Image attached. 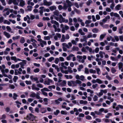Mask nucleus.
<instances>
[{
    "instance_id": "1",
    "label": "nucleus",
    "mask_w": 123,
    "mask_h": 123,
    "mask_svg": "<svg viewBox=\"0 0 123 123\" xmlns=\"http://www.w3.org/2000/svg\"><path fill=\"white\" fill-rule=\"evenodd\" d=\"M51 23L53 24H54L53 25V27L55 29V32H57L56 30H57L58 28L57 27L59 26V24L56 21L54 20H51L50 21Z\"/></svg>"
},
{
    "instance_id": "2",
    "label": "nucleus",
    "mask_w": 123,
    "mask_h": 123,
    "mask_svg": "<svg viewBox=\"0 0 123 123\" xmlns=\"http://www.w3.org/2000/svg\"><path fill=\"white\" fill-rule=\"evenodd\" d=\"M30 97L31 98H34L36 97L38 99H42V98H41L40 96V94L38 92L36 94L34 92H32L30 95Z\"/></svg>"
},
{
    "instance_id": "3",
    "label": "nucleus",
    "mask_w": 123,
    "mask_h": 123,
    "mask_svg": "<svg viewBox=\"0 0 123 123\" xmlns=\"http://www.w3.org/2000/svg\"><path fill=\"white\" fill-rule=\"evenodd\" d=\"M66 3L67 4V8L68 7V11L70 12L71 11V7L72 5V3L69 0H66Z\"/></svg>"
},
{
    "instance_id": "4",
    "label": "nucleus",
    "mask_w": 123,
    "mask_h": 123,
    "mask_svg": "<svg viewBox=\"0 0 123 123\" xmlns=\"http://www.w3.org/2000/svg\"><path fill=\"white\" fill-rule=\"evenodd\" d=\"M64 18H63L62 16L60 14L59 15V18L56 16L54 17V19L57 21H59L60 23H61L63 22Z\"/></svg>"
},
{
    "instance_id": "5",
    "label": "nucleus",
    "mask_w": 123,
    "mask_h": 123,
    "mask_svg": "<svg viewBox=\"0 0 123 123\" xmlns=\"http://www.w3.org/2000/svg\"><path fill=\"white\" fill-rule=\"evenodd\" d=\"M37 41L40 42V44L42 47H43L44 45L47 44L46 42L42 40V39H38Z\"/></svg>"
},
{
    "instance_id": "6",
    "label": "nucleus",
    "mask_w": 123,
    "mask_h": 123,
    "mask_svg": "<svg viewBox=\"0 0 123 123\" xmlns=\"http://www.w3.org/2000/svg\"><path fill=\"white\" fill-rule=\"evenodd\" d=\"M58 8L59 10H61L62 9L66 10L67 9V6L66 4H64L63 7L61 5H59L58 7Z\"/></svg>"
},
{
    "instance_id": "7",
    "label": "nucleus",
    "mask_w": 123,
    "mask_h": 123,
    "mask_svg": "<svg viewBox=\"0 0 123 123\" xmlns=\"http://www.w3.org/2000/svg\"><path fill=\"white\" fill-rule=\"evenodd\" d=\"M52 82V80L49 79H45L44 82V84L45 85H50V83Z\"/></svg>"
},
{
    "instance_id": "8",
    "label": "nucleus",
    "mask_w": 123,
    "mask_h": 123,
    "mask_svg": "<svg viewBox=\"0 0 123 123\" xmlns=\"http://www.w3.org/2000/svg\"><path fill=\"white\" fill-rule=\"evenodd\" d=\"M17 1L19 2V6L22 7H23L25 5V2L23 0H17Z\"/></svg>"
},
{
    "instance_id": "9",
    "label": "nucleus",
    "mask_w": 123,
    "mask_h": 123,
    "mask_svg": "<svg viewBox=\"0 0 123 123\" xmlns=\"http://www.w3.org/2000/svg\"><path fill=\"white\" fill-rule=\"evenodd\" d=\"M43 4L44 5L49 6L52 4V3L50 2H48L46 0H44Z\"/></svg>"
},
{
    "instance_id": "10",
    "label": "nucleus",
    "mask_w": 123,
    "mask_h": 123,
    "mask_svg": "<svg viewBox=\"0 0 123 123\" xmlns=\"http://www.w3.org/2000/svg\"><path fill=\"white\" fill-rule=\"evenodd\" d=\"M79 40L78 38L76 37L75 40H72L71 41V42L73 45H76L77 42L79 41Z\"/></svg>"
},
{
    "instance_id": "11",
    "label": "nucleus",
    "mask_w": 123,
    "mask_h": 123,
    "mask_svg": "<svg viewBox=\"0 0 123 123\" xmlns=\"http://www.w3.org/2000/svg\"><path fill=\"white\" fill-rule=\"evenodd\" d=\"M110 14L111 17L115 16L116 17H119L120 16L119 14L116 13L111 12L110 13Z\"/></svg>"
},
{
    "instance_id": "12",
    "label": "nucleus",
    "mask_w": 123,
    "mask_h": 123,
    "mask_svg": "<svg viewBox=\"0 0 123 123\" xmlns=\"http://www.w3.org/2000/svg\"><path fill=\"white\" fill-rule=\"evenodd\" d=\"M4 35L7 38H9L11 36L10 34L8 33L5 31L3 32Z\"/></svg>"
},
{
    "instance_id": "13",
    "label": "nucleus",
    "mask_w": 123,
    "mask_h": 123,
    "mask_svg": "<svg viewBox=\"0 0 123 123\" xmlns=\"http://www.w3.org/2000/svg\"><path fill=\"white\" fill-rule=\"evenodd\" d=\"M61 34L59 33H56V35L54 36V38L55 40H57L58 38H60L61 37Z\"/></svg>"
},
{
    "instance_id": "14",
    "label": "nucleus",
    "mask_w": 123,
    "mask_h": 123,
    "mask_svg": "<svg viewBox=\"0 0 123 123\" xmlns=\"http://www.w3.org/2000/svg\"><path fill=\"white\" fill-rule=\"evenodd\" d=\"M62 98H59L55 100V103L57 105H58L60 103V102H62Z\"/></svg>"
},
{
    "instance_id": "15",
    "label": "nucleus",
    "mask_w": 123,
    "mask_h": 123,
    "mask_svg": "<svg viewBox=\"0 0 123 123\" xmlns=\"http://www.w3.org/2000/svg\"><path fill=\"white\" fill-rule=\"evenodd\" d=\"M32 89L33 90H35L37 91H38L40 89L39 87H37L35 86V85L34 84H32Z\"/></svg>"
},
{
    "instance_id": "16",
    "label": "nucleus",
    "mask_w": 123,
    "mask_h": 123,
    "mask_svg": "<svg viewBox=\"0 0 123 123\" xmlns=\"http://www.w3.org/2000/svg\"><path fill=\"white\" fill-rule=\"evenodd\" d=\"M110 16L109 15H108L103 19L102 21L103 23H105L108 20L110 19Z\"/></svg>"
},
{
    "instance_id": "17",
    "label": "nucleus",
    "mask_w": 123,
    "mask_h": 123,
    "mask_svg": "<svg viewBox=\"0 0 123 123\" xmlns=\"http://www.w3.org/2000/svg\"><path fill=\"white\" fill-rule=\"evenodd\" d=\"M31 117H34V116L31 114H30L27 116L26 117V119L27 120H30L31 119Z\"/></svg>"
},
{
    "instance_id": "18",
    "label": "nucleus",
    "mask_w": 123,
    "mask_h": 123,
    "mask_svg": "<svg viewBox=\"0 0 123 123\" xmlns=\"http://www.w3.org/2000/svg\"><path fill=\"white\" fill-rule=\"evenodd\" d=\"M19 65L18 64H17L16 65L13 64L11 65V68L12 69H14L15 68H18L19 67Z\"/></svg>"
},
{
    "instance_id": "19",
    "label": "nucleus",
    "mask_w": 123,
    "mask_h": 123,
    "mask_svg": "<svg viewBox=\"0 0 123 123\" xmlns=\"http://www.w3.org/2000/svg\"><path fill=\"white\" fill-rule=\"evenodd\" d=\"M66 39L65 35L64 34H62V35L61 38V42H64L65 41Z\"/></svg>"
},
{
    "instance_id": "20",
    "label": "nucleus",
    "mask_w": 123,
    "mask_h": 123,
    "mask_svg": "<svg viewBox=\"0 0 123 123\" xmlns=\"http://www.w3.org/2000/svg\"><path fill=\"white\" fill-rule=\"evenodd\" d=\"M118 68L119 70H120L123 67V63L122 62H119L118 63Z\"/></svg>"
},
{
    "instance_id": "21",
    "label": "nucleus",
    "mask_w": 123,
    "mask_h": 123,
    "mask_svg": "<svg viewBox=\"0 0 123 123\" xmlns=\"http://www.w3.org/2000/svg\"><path fill=\"white\" fill-rule=\"evenodd\" d=\"M87 91L88 92L90 93V96H92V94L94 93V91L93 90H91L89 89H87Z\"/></svg>"
},
{
    "instance_id": "22",
    "label": "nucleus",
    "mask_w": 123,
    "mask_h": 123,
    "mask_svg": "<svg viewBox=\"0 0 123 123\" xmlns=\"http://www.w3.org/2000/svg\"><path fill=\"white\" fill-rule=\"evenodd\" d=\"M49 8L51 11H52L56 10V7L55 6H53L49 7Z\"/></svg>"
},
{
    "instance_id": "23",
    "label": "nucleus",
    "mask_w": 123,
    "mask_h": 123,
    "mask_svg": "<svg viewBox=\"0 0 123 123\" xmlns=\"http://www.w3.org/2000/svg\"><path fill=\"white\" fill-rule=\"evenodd\" d=\"M44 8V7L43 6H41L40 7L39 9L40 10L39 11V12L41 15H42L43 13V9Z\"/></svg>"
},
{
    "instance_id": "24",
    "label": "nucleus",
    "mask_w": 123,
    "mask_h": 123,
    "mask_svg": "<svg viewBox=\"0 0 123 123\" xmlns=\"http://www.w3.org/2000/svg\"><path fill=\"white\" fill-rule=\"evenodd\" d=\"M74 83L75 82L74 81L71 80L68 81V84L69 86H71L72 85V84H74Z\"/></svg>"
},
{
    "instance_id": "25",
    "label": "nucleus",
    "mask_w": 123,
    "mask_h": 123,
    "mask_svg": "<svg viewBox=\"0 0 123 123\" xmlns=\"http://www.w3.org/2000/svg\"><path fill=\"white\" fill-rule=\"evenodd\" d=\"M74 56V55L73 54H70L68 56L66 57V59L68 60H69L71 59V58Z\"/></svg>"
},
{
    "instance_id": "26",
    "label": "nucleus",
    "mask_w": 123,
    "mask_h": 123,
    "mask_svg": "<svg viewBox=\"0 0 123 123\" xmlns=\"http://www.w3.org/2000/svg\"><path fill=\"white\" fill-rule=\"evenodd\" d=\"M65 77L66 79H71L73 78V76L72 75H65Z\"/></svg>"
},
{
    "instance_id": "27",
    "label": "nucleus",
    "mask_w": 123,
    "mask_h": 123,
    "mask_svg": "<svg viewBox=\"0 0 123 123\" xmlns=\"http://www.w3.org/2000/svg\"><path fill=\"white\" fill-rule=\"evenodd\" d=\"M87 103V102L86 100H80V104H86Z\"/></svg>"
},
{
    "instance_id": "28",
    "label": "nucleus",
    "mask_w": 123,
    "mask_h": 123,
    "mask_svg": "<svg viewBox=\"0 0 123 123\" xmlns=\"http://www.w3.org/2000/svg\"><path fill=\"white\" fill-rule=\"evenodd\" d=\"M83 68V66L82 65H79L78 67L77 68L78 70V71H81V69Z\"/></svg>"
},
{
    "instance_id": "29",
    "label": "nucleus",
    "mask_w": 123,
    "mask_h": 123,
    "mask_svg": "<svg viewBox=\"0 0 123 123\" xmlns=\"http://www.w3.org/2000/svg\"><path fill=\"white\" fill-rule=\"evenodd\" d=\"M106 35V34H101L100 36V40H102L104 38V37Z\"/></svg>"
},
{
    "instance_id": "30",
    "label": "nucleus",
    "mask_w": 123,
    "mask_h": 123,
    "mask_svg": "<svg viewBox=\"0 0 123 123\" xmlns=\"http://www.w3.org/2000/svg\"><path fill=\"white\" fill-rule=\"evenodd\" d=\"M99 54L100 57L102 58L104 57L103 54L104 55L105 54V53L101 51H100L99 52Z\"/></svg>"
},
{
    "instance_id": "31",
    "label": "nucleus",
    "mask_w": 123,
    "mask_h": 123,
    "mask_svg": "<svg viewBox=\"0 0 123 123\" xmlns=\"http://www.w3.org/2000/svg\"><path fill=\"white\" fill-rule=\"evenodd\" d=\"M62 45L63 47H66L68 49H69V47L68 46V44L65 43H63L62 44Z\"/></svg>"
},
{
    "instance_id": "32",
    "label": "nucleus",
    "mask_w": 123,
    "mask_h": 123,
    "mask_svg": "<svg viewBox=\"0 0 123 123\" xmlns=\"http://www.w3.org/2000/svg\"><path fill=\"white\" fill-rule=\"evenodd\" d=\"M98 31V30L96 28H94L92 30V32L94 33H97Z\"/></svg>"
},
{
    "instance_id": "33",
    "label": "nucleus",
    "mask_w": 123,
    "mask_h": 123,
    "mask_svg": "<svg viewBox=\"0 0 123 123\" xmlns=\"http://www.w3.org/2000/svg\"><path fill=\"white\" fill-rule=\"evenodd\" d=\"M54 15L56 16H59V12L58 10L55 11L53 12Z\"/></svg>"
},
{
    "instance_id": "34",
    "label": "nucleus",
    "mask_w": 123,
    "mask_h": 123,
    "mask_svg": "<svg viewBox=\"0 0 123 123\" xmlns=\"http://www.w3.org/2000/svg\"><path fill=\"white\" fill-rule=\"evenodd\" d=\"M96 81H97V83L99 84H100L103 83V81L99 79L98 78L97 79Z\"/></svg>"
},
{
    "instance_id": "35",
    "label": "nucleus",
    "mask_w": 123,
    "mask_h": 123,
    "mask_svg": "<svg viewBox=\"0 0 123 123\" xmlns=\"http://www.w3.org/2000/svg\"><path fill=\"white\" fill-rule=\"evenodd\" d=\"M20 37V36H17L15 37H13L12 39L14 40H17L19 39Z\"/></svg>"
},
{
    "instance_id": "36",
    "label": "nucleus",
    "mask_w": 123,
    "mask_h": 123,
    "mask_svg": "<svg viewBox=\"0 0 123 123\" xmlns=\"http://www.w3.org/2000/svg\"><path fill=\"white\" fill-rule=\"evenodd\" d=\"M25 40L24 37H22L20 39V42L21 43H25Z\"/></svg>"
},
{
    "instance_id": "37",
    "label": "nucleus",
    "mask_w": 123,
    "mask_h": 123,
    "mask_svg": "<svg viewBox=\"0 0 123 123\" xmlns=\"http://www.w3.org/2000/svg\"><path fill=\"white\" fill-rule=\"evenodd\" d=\"M66 84V81L65 80H63L60 84V85L62 86H65Z\"/></svg>"
},
{
    "instance_id": "38",
    "label": "nucleus",
    "mask_w": 123,
    "mask_h": 123,
    "mask_svg": "<svg viewBox=\"0 0 123 123\" xmlns=\"http://www.w3.org/2000/svg\"><path fill=\"white\" fill-rule=\"evenodd\" d=\"M22 61L24 62H20L19 64L20 65L22 66H24L25 64H26V61L25 60H22Z\"/></svg>"
},
{
    "instance_id": "39",
    "label": "nucleus",
    "mask_w": 123,
    "mask_h": 123,
    "mask_svg": "<svg viewBox=\"0 0 123 123\" xmlns=\"http://www.w3.org/2000/svg\"><path fill=\"white\" fill-rule=\"evenodd\" d=\"M14 4L16 5H18V2L17 0H13V2Z\"/></svg>"
},
{
    "instance_id": "40",
    "label": "nucleus",
    "mask_w": 123,
    "mask_h": 123,
    "mask_svg": "<svg viewBox=\"0 0 123 123\" xmlns=\"http://www.w3.org/2000/svg\"><path fill=\"white\" fill-rule=\"evenodd\" d=\"M98 96L96 95H95L93 98V100L94 101L96 102L98 100Z\"/></svg>"
},
{
    "instance_id": "41",
    "label": "nucleus",
    "mask_w": 123,
    "mask_h": 123,
    "mask_svg": "<svg viewBox=\"0 0 123 123\" xmlns=\"http://www.w3.org/2000/svg\"><path fill=\"white\" fill-rule=\"evenodd\" d=\"M6 28L8 31L9 32H10L11 33H13V32L12 31H11L12 30V29L9 26H7L6 27Z\"/></svg>"
},
{
    "instance_id": "42",
    "label": "nucleus",
    "mask_w": 123,
    "mask_h": 123,
    "mask_svg": "<svg viewBox=\"0 0 123 123\" xmlns=\"http://www.w3.org/2000/svg\"><path fill=\"white\" fill-rule=\"evenodd\" d=\"M3 23L4 24H6L8 25H9L10 24V21H8L7 20H5L3 21Z\"/></svg>"
},
{
    "instance_id": "43",
    "label": "nucleus",
    "mask_w": 123,
    "mask_h": 123,
    "mask_svg": "<svg viewBox=\"0 0 123 123\" xmlns=\"http://www.w3.org/2000/svg\"><path fill=\"white\" fill-rule=\"evenodd\" d=\"M112 116V114L111 113H109L106 115H105V117L106 118H108L110 116Z\"/></svg>"
},
{
    "instance_id": "44",
    "label": "nucleus",
    "mask_w": 123,
    "mask_h": 123,
    "mask_svg": "<svg viewBox=\"0 0 123 123\" xmlns=\"http://www.w3.org/2000/svg\"><path fill=\"white\" fill-rule=\"evenodd\" d=\"M41 91H49V90L47 88L44 87L43 89H41Z\"/></svg>"
},
{
    "instance_id": "45",
    "label": "nucleus",
    "mask_w": 123,
    "mask_h": 123,
    "mask_svg": "<svg viewBox=\"0 0 123 123\" xmlns=\"http://www.w3.org/2000/svg\"><path fill=\"white\" fill-rule=\"evenodd\" d=\"M121 6L120 5L118 4L116 6L115 8L117 10H119L120 9V8Z\"/></svg>"
},
{
    "instance_id": "46",
    "label": "nucleus",
    "mask_w": 123,
    "mask_h": 123,
    "mask_svg": "<svg viewBox=\"0 0 123 123\" xmlns=\"http://www.w3.org/2000/svg\"><path fill=\"white\" fill-rule=\"evenodd\" d=\"M16 57L14 56H12L11 57V59L13 60L15 62H16Z\"/></svg>"
},
{
    "instance_id": "47",
    "label": "nucleus",
    "mask_w": 123,
    "mask_h": 123,
    "mask_svg": "<svg viewBox=\"0 0 123 123\" xmlns=\"http://www.w3.org/2000/svg\"><path fill=\"white\" fill-rule=\"evenodd\" d=\"M33 99L32 98H28L27 101H28V103H31L33 101Z\"/></svg>"
},
{
    "instance_id": "48",
    "label": "nucleus",
    "mask_w": 123,
    "mask_h": 123,
    "mask_svg": "<svg viewBox=\"0 0 123 123\" xmlns=\"http://www.w3.org/2000/svg\"><path fill=\"white\" fill-rule=\"evenodd\" d=\"M59 61V60L58 58H56L55 59V60L54 61L55 63L56 64H58V62Z\"/></svg>"
},
{
    "instance_id": "49",
    "label": "nucleus",
    "mask_w": 123,
    "mask_h": 123,
    "mask_svg": "<svg viewBox=\"0 0 123 123\" xmlns=\"http://www.w3.org/2000/svg\"><path fill=\"white\" fill-rule=\"evenodd\" d=\"M89 72L91 73L95 74L96 73V71L92 69H91L89 70Z\"/></svg>"
},
{
    "instance_id": "50",
    "label": "nucleus",
    "mask_w": 123,
    "mask_h": 123,
    "mask_svg": "<svg viewBox=\"0 0 123 123\" xmlns=\"http://www.w3.org/2000/svg\"><path fill=\"white\" fill-rule=\"evenodd\" d=\"M85 70L84 72L85 74H88L89 73V70L88 68H85Z\"/></svg>"
},
{
    "instance_id": "51",
    "label": "nucleus",
    "mask_w": 123,
    "mask_h": 123,
    "mask_svg": "<svg viewBox=\"0 0 123 123\" xmlns=\"http://www.w3.org/2000/svg\"><path fill=\"white\" fill-rule=\"evenodd\" d=\"M41 111H42V113H44L46 112V110L44 108H42L41 109Z\"/></svg>"
},
{
    "instance_id": "52",
    "label": "nucleus",
    "mask_w": 123,
    "mask_h": 123,
    "mask_svg": "<svg viewBox=\"0 0 123 123\" xmlns=\"http://www.w3.org/2000/svg\"><path fill=\"white\" fill-rule=\"evenodd\" d=\"M40 71V69L38 68L34 69L33 70V72L35 73L39 72Z\"/></svg>"
},
{
    "instance_id": "53",
    "label": "nucleus",
    "mask_w": 123,
    "mask_h": 123,
    "mask_svg": "<svg viewBox=\"0 0 123 123\" xmlns=\"http://www.w3.org/2000/svg\"><path fill=\"white\" fill-rule=\"evenodd\" d=\"M18 95L15 93H14L13 94V98L14 100H15L17 99V98L18 97Z\"/></svg>"
},
{
    "instance_id": "54",
    "label": "nucleus",
    "mask_w": 123,
    "mask_h": 123,
    "mask_svg": "<svg viewBox=\"0 0 123 123\" xmlns=\"http://www.w3.org/2000/svg\"><path fill=\"white\" fill-rule=\"evenodd\" d=\"M72 50H73L78 51L79 48L77 47L73 46L72 48Z\"/></svg>"
},
{
    "instance_id": "55",
    "label": "nucleus",
    "mask_w": 123,
    "mask_h": 123,
    "mask_svg": "<svg viewBox=\"0 0 123 123\" xmlns=\"http://www.w3.org/2000/svg\"><path fill=\"white\" fill-rule=\"evenodd\" d=\"M32 7L30 6H27V10L28 11H31V10Z\"/></svg>"
},
{
    "instance_id": "56",
    "label": "nucleus",
    "mask_w": 123,
    "mask_h": 123,
    "mask_svg": "<svg viewBox=\"0 0 123 123\" xmlns=\"http://www.w3.org/2000/svg\"><path fill=\"white\" fill-rule=\"evenodd\" d=\"M115 6V4L114 3V2L111 3L110 5V7L111 9H113L114 7Z\"/></svg>"
},
{
    "instance_id": "57",
    "label": "nucleus",
    "mask_w": 123,
    "mask_h": 123,
    "mask_svg": "<svg viewBox=\"0 0 123 123\" xmlns=\"http://www.w3.org/2000/svg\"><path fill=\"white\" fill-rule=\"evenodd\" d=\"M61 113L62 114L64 115H66L67 114V112L66 111H62Z\"/></svg>"
},
{
    "instance_id": "58",
    "label": "nucleus",
    "mask_w": 123,
    "mask_h": 123,
    "mask_svg": "<svg viewBox=\"0 0 123 123\" xmlns=\"http://www.w3.org/2000/svg\"><path fill=\"white\" fill-rule=\"evenodd\" d=\"M76 82L77 84H79L80 86H81L80 84L82 83L81 81L78 80H76Z\"/></svg>"
},
{
    "instance_id": "59",
    "label": "nucleus",
    "mask_w": 123,
    "mask_h": 123,
    "mask_svg": "<svg viewBox=\"0 0 123 123\" xmlns=\"http://www.w3.org/2000/svg\"><path fill=\"white\" fill-rule=\"evenodd\" d=\"M68 71L70 73H72L73 72V71L72 70V68L70 67H68Z\"/></svg>"
},
{
    "instance_id": "60",
    "label": "nucleus",
    "mask_w": 123,
    "mask_h": 123,
    "mask_svg": "<svg viewBox=\"0 0 123 123\" xmlns=\"http://www.w3.org/2000/svg\"><path fill=\"white\" fill-rule=\"evenodd\" d=\"M18 77L16 76H14L13 78V80L14 82H15L18 79Z\"/></svg>"
},
{
    "instance_id": "61",
    "label": "nucleus",
    "mask_w": 123,
    "mask_h": 123,
    "mask_svg": "<svg viewBox=\"0 0 123 123\" xmlns=\"http://www.w3.org/2000/svg\"><path fill=\"white\" fill-rule=\"evenodd\" d=\"M41 92H42V94L45 96L47 97L48 96V94L47 92H46L44 91H41Z\"/></svg>"
},
{
    "instance_id": "62",
    "label": "nucleus",
    "mask_w": 123,
    "mask_h": 123,
    "mask_svg": "<svg viewBox=\"0 0 123 123\" xmlns=\"http://www.w3.org/2000/svg\"><path fill=\"white\" fill-rule=\"evenodd\" d=\"M86 118L88 120H90L92 119V117L90 116L87 115L86 116Z\"/></svg>"
},
{
    "instance_id": "63",
    "label": "nucleus",
    "mask_w": 123,
    "mask_h": 123,
    "mask_svg": "<svg viewBox=\"0 0 123 123\" xmlns=\"http://www.w3.org/2000/svg\"><path fill=\"white\" fill-rule=\"evenodd\" d=\"M111 72L113 73H114L116 72V69L114 68H112L111 69Z\"/></svg>"
},
{
    "instance_id": "64",
    "label": "nucleus",
    "mask_w": 123,
    "mask_h": 123,
    "mask_svg": "<svg viewBox=\"0 0 123 123\" xmlns=\"http://www.w3.org/2000/svg\"><path fill=\"white\" fill-rule=\"evenodd\" d=\"M37 86L38 87H39L40 88H42L43 87V85L42 84L40 83L37 84Z\"/></svg>"
}]
</instances>
